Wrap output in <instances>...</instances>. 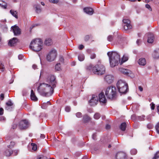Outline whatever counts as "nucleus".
Segmentation results:
<instances>
[{
    "label": "nucleus",
    "instance_id": "6ab92c4d",
    "mask_svg": "<svg viewBox=\"0 0 159 159\" xmlns=\"http://www.w3.org/2000/svg\"><path fill=\"white\" fill-rule=\"evenodd\" d=\"M152 56L155 59L159 58V49H157L154 51L152 54Z\"/></svg>",
    "mask_w": 159,
    "mask_h": 159
},
{
    "label": "nucleus",
    "instance_id": "423d86ee",
    "mask_svg": "<svg viewBox=\"0 0 159 159\" xmlns=\"http://www.w3.org/2000/svg\"><path fill=\"white\" fill-rule=\"evenodd\" d=\"M57 56L56 51L54 49H52L50 51L46 57V59L48 61L51 62L54 60Z\"/></svg>",
    "mask_w": 159,
    "mask_h": 159
},
{
    "label": "nucleus",
    "instance_id": "338daca9",
    "mask_svg": "<svg viewBox=\"0 0 159 159\" xmlns=\"http://www.w3.org/2000/svg\"><path fill=\"white\" fill-rule=\"evenodd\" d=\"M147 119L148 121H150L151 119L150 116H147Z\"/></svg>",
    "mask_w": 159,
    "mask_h": 159
},
{
    "label": "nucleus",
    "instance_id": "49530a36",
    "mask_svg": "<svg viewBox=\"0 0 159 159\" xmlns=\"http://www.w3.org/2000/svg\"><path fill=\"white\" fill-rule=\"evenodd\" d=\"M84 59V56L83 54H80V61H83Z\"/></svg>",
    "mask_w": 159,
    "mask_h": 159
},
{
    "label": "nucleus",
    "instance_id": "ea45409f",
    "mask_svg": "<svg viewBox=\"0 0 159 159\" xmlns=\"http://www.w3.org/2000/svg\"><path fill=\"white\" fill-rule=\"evenodd\" d=\"M15 143L13 141H11L10 143V144L8 146V147L9 148H12L15 145Z\"/></svg>",
    "mask_w": 159,
    "mask_h": 159
},
{
    "label": "nucleus",
    "instance_id": "0eeeda50",
    "mask_svg": "<svg viewBox=\"0 0 159 159\" xmlns=\"http://www.w3.org/2000/svg\"><path fill=\"white\" fill-rule=\"evenodd\" d=\"M119 71L123 74L132 78L134 76V75L132 71L120 67L119 69Z\"/></svg>",
    "mask_w": 159,
    "mask_h": 159
},
{
    "label": "nucleus",
    "instance_id": "ddd939ff",
    "mask_svg": "<svg viewBox=\"0 0 159 159\" xmlns=\"http://www.w3.org/2000/svg\"><path fill=\"white\" fill-rule=\"evenodd\" d=\"M11 28L15 35H18L20 34V29L18 26L14 25L12 26Z\"/></svg>",
    "mask_w": 159,
    "mask_h": 159
},
{
    "label": "nucleus",
    "instance_id": "680f3d73",
    "mask_svg": "<svg viewBox=\"0 0 159 159\" xmlns=\"http://www.w3.org/2000/svg\"><path fill=\"white\" fill-rule=\"evenodd\" d=\"M5 120V118L4 116L0 117V121L4 120Z\"/></svg>",
    "mask_w": 159,
    "mask_h": 159
},
{
    "label": "nucleus",
    "instance_id": "f03ea898",
    "mask_svg": "<svg viewBox=\"0 0 159 159\" xmlns=\"http://www.w3.org/2000/svg\"><path fill=\"white\" fill-rule=\"evenodd\" d=\"M107 55L109 57L110 66L113 67L118 65L120 60L119 54L115 52H109Z\"/></svg>",
    "mask_w": 159,
    "mask_h": 159
},
{
    "label": "nucleus",
    "instance_id": "e2e57ef3",
    "mask_svg": "<svg viewBox=\"0 0 159 159\" xmlns=\"http://www.w3.org/2000/svg\"><path fill=\"white\" fill-rule=\"evenodd\" d=\"M139 89L141 92L143 91V88L141 86H139Z\"/></svg>",
    "mask_w": 159,
    "mask_h": 159
},
{
    "label": "nucleus",
    "instance_id": "de8ad7c7",
    "mask_svg": "<svg viewBox=\"0 0 159 159\" xmlns=\"http://www.w3.org/2000/svg\"><path fill=\"white\" fill-rule=\"evenodd\" d=\"M65 110L66 112H69L70 111V107H69L66 106L65 108Z\"/></svg>",
    "mask_w": 159,
    "mask_h": 159
},
{
    "label": "nucleus",
    "instance_id": "c85d7f7f",
    "mask_svg": "<svg viewBox=\"0 0 159 159\" xmlns=\"http://www.w3.org/2000/svg\"><path fill=\"white\" fill-rule=\"evenodd\" d=\"M12 152L10 149H7L5 152L4 154L7 156H9L12 154Z\"/></svg>",
    "mask_w": 159,
    "mask_h": 159
},
{
    "label": "nucleus",
    "instance_id": "09e8293b",
    "mask_svg": "<svg viewBox=\"0 0 159 159\" xmlns=\"http://www.w3.org/2000/svg\"><path fill=\"white\" fill-rule=\"evenodd\" d=\"M50 2L53 3H57L58 2V0H49Z\"/></svg>",
    "mask_w": 159,
    "mask_h": 159
},
{
    "label": "nucleus",
    "instance_id": "7c9ffc66",
    "mask_svg": "<svg viewBox=\"0 0 159 159\" xmlns=\"http://www.w3.org/2000/svg\"><path fill=\"white\" fill-rule=\"evenodd\" d=\"M105 80H113L114 77L111 75H107L105 78Z\"/></svg>",
    "mask_w": 159,
    "mask_h": 159
},
{
    "label": "nucleus",
    "instance_id": "20e7f679",
    "mask_svg": "<svg viewBox=\"0 0 159 159\" xmlns=\"http://www.w3.org/2000/svg\"><path fill=\"white\" fill-rule=\"evenodd\" d=\"M116 89L113 86L107 87L105 91V94L108 99L111 100H115L117 97Z\"/></svg>",
    "mask_w": 159,
    "mask_h": 159
},
{
    "label": "nucleus",
    "instance_id": "f704fd0d",
    "mask_svg": "<svg viewBox=\"0 0 159 159\" xmlns=\"http://www.w3.org/2000/svg\"><path fill=\"white\" fill-rule=\"evenodd\" d=\"M31 146L32 147V149L34 151H35L36 150L37 148V146L34 143H31Z\"/></svg>",
    "mask_w": 159,
    "mask_h": 159
},
{
    "label": "nucleus",
    "instance_id": "2eb2a0df",
    "mask_svg": "<svg viewBox=\"0 0 159 159\" xmlns=\"http://www.w3.org/2000/svg\"><path fill=\"white\" fill-rule=\"evenodd\" d=\"M127 85H128L127 83L123 80H118L116 84L118 89L120 88L125 86Z\"/></svg>",
    "mask_w": 159,
    "mask_h": 159
},
{
    "label": "nucleus",
    "instance_id": "bf43d9fd",
    "mask_svg": "<svg viewBox=\"0 0 159 159\" xmlns=\"http://www.w3.org/2000/svg\"><path fill=\"white\" fill-rule=\"evenodd\" d=\"M110 126L109 125H107L106 126V128L107 129H109L110 128Z\"/></svg>",
    "mask_w": 159,
    "mask_h": 159
},
{
    "label": "nucleus",
    "instance_id": "603ef678",
    "mask_svg": "<svg viewBox=\"0 0 159 159\" xmlns=\"http://www.w3.org/2000/svg\"><path fill=\"white\" fill-rule=\"evenodd\" d=\"M0 6L4 9H6L7 6V5L6 4L5 5H2L0 4Z\"/></svg>",
    "mask_w": 159,
    "mask_h": 159
},
{
    "label": "nucleus",
    "instance_id": "b1692460",
    "mask_svg": "<svg viewBox=\"0 0 159 159\" xmlns=\"http://www.w3.org/2000/svg\"><path fill=\"white\" fill-rule=\"evenodd\" d=\"M44 44L48 46L51 45L52 44V41L50 38H47L44 42Z\"/></svg>",
    "mask_w": 159,
    "mask_h": 159
},
{
    "label": "nucleus",
    "instance_id": "a19ab883",
    "mask_svg": "<svg viewBox=\"0 0 159 159\" xmlns=\"http://www.w3.org/2000/svg\"><path fill=\"white\" fill-rule=\"evenodd\" d=\"M0 70H1V71H3L4 70V65L2 63L0 64Z\"/></svg>",
    "mask_w": 159,
    "mask_h": 159
},
{
    "label": "nucleus",
    "instance_id": "4c0bfd02",
    "mask_svg": "<svg viewBox=\"0 0 159 159\" xmlns=\"http://www.w3.org/2000/svg\"><path fill=\"white\" fill-rule=\"evenodd\" d=\"M137 152V151L135 149H132L130 151L132 155H135L136 154Z\"/></svg>",
    "mask_w": 159,
    "mask_h": 159
},
{
    "label": "nucleus",
    "instance_id": "c756f323",
    "mask_svg": "<svg viewBox=\"0 0 159 159\" xmlns=\"http://www.w3.org/2000/svg\"><path fill=\"white\" fill-rule=\"evenodd\" d=\"M55 69L56 70L58 71H60L61 70L60 63H58L56 65Z\"/></svg>",
    "mask_w": 159,
    "mask_h": 159
},
{
    "label": "nucleus",
    "instance_id": "5fc2aeb1",
    "mask_svg": "<svg viewBox=\"0 0 159 159\" xmlns=\"http://www.w3.org/2000/svg\"><path fill=\"white\" fill-rule=\"evenodd\" d=\"M96 55L94 54H92L90 56V58L92 59H93L95 58L96 57Z\"/></svg>",
    "mask_w": 159,
    "mask_h": 159
},
{
    "label": "nucleus",
    "instance_id": "dca6fc26",
    "mask_svg": "<svg viewBox=\"0 0 159 159\" xmlns=\"http://www.w3.org/2000/svg\"><path fill=\"white\" fill-rule=\"evenodd\" d=\"M118 89L120 93L125 94L129 91L128 85H127Z\"/></svg>",
    "mask_w": 159,
    "mask_h": 159
},
{
    "label": "nucleus",
    "instance_id": "0e129e2a",
    "mask_svg": "<svg viewBox=\"0 0 159 159\" xmlns=\"http://www.w3.org/2000/svg\"><path fill=\"white\" fill-rule=\"evenodd\" d=\"M96 135L95 134H93V139H96Z\"/></svg>",
    "mask_w": 159,
    "mask_h": 159
},
{
    "label": "nucleus",
    "instance_id": "e433bc0d",
    "mask_svg": "<svg viewBox=\"0 0 159 159\" xmlns=\"http://www.w3.org/2000/svg\"><path fill=\"white\" fill-rule=\"evenodd\" d=\"M153 159H159V151L157 152L155 155Z\"/></svg>",
    "mask_w": 159,
    "mask_h": 159
},
{
    "label": "nucleus",
    "instance_id": "1a4fd4ad",
    "mask_svg": "<svg viewBox=\"0 0 159 159\" xmlns=\"http://www.w3.org/2000/svg\"><path fill=\"white\" fill-rule=\"evenodd\" d=\"M123 22L124 23V27L125 30H127L131 29L132 26L130 25V21L128 19H123Z\"/></svg>",
    "mask_w": 159,
    "mask_h": 159
},
{
    "label": "nucleus",
    "instance_id": "6e6d98bb",
    "mask_svg": "<svg viewBox=\"0 0 159 159\" xmlns=\"http://www.w3.org/2000/svg\"><path fill=\"white\" fill-rule=\"evenodd\" d=\"M37 159H47V158L45 157L42 156L38 157Z\"/></svg>",
    "mask_w": 159,
    "mask_h": 159
},
{
    "label": "nucleus",
    "instance_id": "a18cd8bd",
    "mask_svg": "<svg viewBox=\"0 0 159 159\" xmlns=\"http://www.w3.org/2000/svg\"><path fill=\"white\" fill-rule=\"evenodd\" d=\"M145 7L146 8L148 9L150 11H152V9L151 8L150 6L148 4H147L145 5Z\"/></svg>",
    "mask_w": 159,
    "mask_h": 159
},
{
    "label": "nucleus",
    "instance_id": "3c124183",
    "mask_svg": "<svg viewBox=\"0 0 159 159\" xmlns=\"http://www.w3.org/2000/svg\"><path fill=\"white\" fill-rule=\"evenodd\" d=\"M56 78L54 75H50V80H56Z\"/></svg>",
    "mask_w": 159,
    "mask_h": 159
},
{
    "label": "nucleus",
    "instance_id": "72a5a7b5",
    "mask_svg": "<svg viewBox=\"0 0 159 159\" xmlns=\"http://www.w3.org/2000/svg\"><path fill=\"white\" fill-rule=\"evenodd\" d=\"M145 117V116L144 115H143L140 116H139L138 117V119L140 121L144 120Z\"/></svg>",
    "mask_w": 159,
    "mask_h": 159
},
{
    "label": "nucleus",
    "instance_id": "bb28decb",
    "mask_svg": "<svg viewBox=\"0 0 159 159\" xmlns=\"http://www.w3.org/2000/svg\"><path fill=\"white\" fill-rule=\"evenodd\" d=\"M90 120V118L87 115H84L83 118V121L85 123L89 122Z\"/></svg>",
    "mask_w": 159,
    "mask_h": 159
},
{
    "label": "nucleus",
    "instance_id": "7ed1b4c3",
    "mask_svg": "<svg viewBox=\"0 0 159 159\" xmlns=\"http://www.w3.org/2000/svg\"><path fill=\"white\" fill-rule=\"evenodd\" d=\"M43 45L42 39L39 38H36L31 41L30 48L35 52H39L42 49Z\"/></svg>",
    "mask_w": 159,
    "mask_h": 159
},
{
    "label": "nucleus",
    "instance_id": "f257e3e1",
    "mask_svg": "<svg viewBox=\"0 0 159 159\" xmlns=\"http://www.w3.org/2000/svg\"><path fill=\"white\" fill-rule=\"evenodd\" d=\"M49 84L41 83L37 90L40 94L43 96H51L53 92V89L56 87L55 80H50Z\"/></svg>",
    "mask_w": 159,
    "mask_h": 159
},
{
    "label": "nucleus",
    "instance_id": "864d4df0",
    "mask_svg": "<svg viewBox=\"0 0 159 159\" xmlns=\"http://www.w3.org/2000/svg\"><path fill=\"white\" fill-rule=\"evenodd\" d=\"M4 110L2 108H0V115H2L3 114Z\"/></svg>",
    "mask_w": 159,
    "mask_h": 159
},
{
    "label": "nucleus",
    "instance_id": "79ce46f5",
    "mask_svg": "<svg viewBox=\"0 0 159 159\" xmlns=\"http://www.w3.org/2000/svg\"><path fill=\"white\" fill-rule=\"evenodd\" d=\"M147 127L149 129H151L153 127V125L151 123L148 124L147 125Z\"/></svg>",
    "mask_w": 159,
    "mask_h": 159
},
{
    "label": "nucleus",
    "instance_id": "cd10ccee",
    "mask_svg": "<svg viewBox=\"0 0 159 159\" xmlns=\"http://www.w3.org/2000/svg\"><path fill=\"white\" fill-rule=\"evenodd\" d=\"M128 56L127 54H124L122 58V61L120 63V65H121L123 63L125 62L128 60Z\"/></svg>",
    "mask_w": 159,
    "mask_h": 159
},
{
    "label": "nucleus",
    "instance_id": "8fccbe9b",
    "mask_svg": "<svg viewBox=\"0 0 159 159\" xmlns=\"http://www.w3.org/2000/svg\"><path fill=\"white\" fill-rule=\"evenodd\" d=\"M150 105L151 106V109L153 110L155 108V104L153 102H152L151 103Z\"/></svg>",
    "mask_w": 159,
    "mask_h": 159
},
{
    "label": "nucleus",
    "instance_id": "9b49d317",
    "mask_svg": "<svg viewBox=\"0 0 159 159\" xmlns=\"http://www.w3.org/2000/svg\"><path fill=\"white\" fill-rule=\"evenodd\" d=\"M28 122L26 120L21 121L19 124V128L21 129H26L28 127Z\"/></svg>",
    "mask_w": 159,
    "mask_h": 159
},
{
    "label": "nucleus",
    "instance_id": "c03bdc74",
    "mask_svg": "<svg viewBox=\"0 0 159 159\" xmlns=\"http://www.w3.org/2000/svg\"><path fill=\"white\" fill-rule=\"evenodd\" d=\"M90 38V36L89 35H86L84 38V40L85 41H88Z\"/></svg>",
    "mask_w": 159,
    "mask_h": 159
},
{
    "label": "nucleus",
    "instance_id": "9d476101",
    "mask_svg": "<svg viewBox=\"0 0 159 159\" xmlns=\"http://www.w3.org/2000/svg\"><path fill=\"white\" fill-rule=\"evenodd\" d=\"M116 159H127L126 154L123 152H119L116 155Z\"/></svg>",
    "mask_w": 159,
    "mask_h": 159
},
{
    "label": "nucleus",
    "instance_id": "6e6552de",
    "mask_svg": "<svg viewBox=\"0 0 159 159\" xmlns=\"http://www.w3.org/2000/svg\"><path fill=\"white\" fill-rule=\"evenodd\" d=\"M98 101V98L96 95H92L91 99L89 101V103L91 106H94L97 104Z\"/></svg>",
    "mask_w": 159,
    "mask_h": 159
},
{
    "label": "nucleus",
    "instance_id": "aec40b11",
    "mask_svg": "<svg viewBox=\"0 0 159 159\" xmlns=\"http://www.w3.org/2000/svg\"><path fill=\"white\" fill-rule=\"evenodd\" d=\"M17 41L18 40L16 38H13L12 39L10 40L8 43V45L11 46H14Z\"/></svg>",
    "mask_w": 159,
    "mask_h": 159
},
{
    "label": "nucleus",
    "instance_id": "393cba45",
    "mask_svg": "<svg viewBox=\"0 0 159 159\" xmlns=\"http://www.w3.org/2000/svg\"><path fill=\"white\" fill-rule=\"evenodd\" d=\"M119 128L122 131H125L126 128V123L123 122L121 123L120 126Z\"/></svg>",
    "mask_w": 159,
    "mask_h": 159
},
{
    "label": "nucleus",
    "instance_id": "39448f33",
    "mask_svg": "<svg viewBox=\"0 0 159 159\" xmlns=\"http://www.w3.org/2000/svg\"><path fill=\"white\" fill-rule=\"evenodd\" d=\"M93 73L96 75H101L104 74L105 72V68L102 64L95 65L93 68Z\"/></svg>",
    "mask_w": 159,
    "mask_h": 159
},
{
    "label": "nucleus",
    "instance_id": "13d9d810",
    "mask_svg": "<svg viewBox=\"0 0 159 159\" xmlns=\"http://www.w3.org/2000/svg\"><path fill=\"white\" fill-rule=\"evenodd\" d=\"M136 43L138 45H139L141 43V41L140 39H138L136 41Z\"/></svg>",
    "mask_w": 159,
    "mask_h": 159
},
{
    "label": "nucleus",
    "instance_id": "2f4dec72",
    "mask_svg": "<svg viewBox=\"0 0 159 159\" xmlns=\"http://www.w3.org/2000/svg\"><path fill=\"white\" fill-rule=\"evenodd\" d=\"M64 59L62 56H60L59 57V63H63L64 62Z\"/></svg>",
    "mask_w": 159,
    "mask_h": 159
},
{
    "label": "nucleus",
    "instance_id": "a878e982",
    "mask_svg": "<svg viewBox=\"0 0 159 159\" xmlns=\"http://www.w3.org/2000/svg\"><path fill=\"white\" fill-rule=\"evenodd\" d=\"M10 13L16 19L18 18V16L17 15V12L16 11H14L13 10H11L10 11Z\"/></svg>",
    "mask_w": 159,
    "mask_h": 159
},
{
    "label": "nucleus",
    "instance_id": "412c9836",
    "mask_svg": "<svg viewBox=\"0 0 159 159\" xmlns=\"http://www.w3.org/2000/svg\"><path fill=\"white\" fill-rule=\"evenodd\" d=\"M34 7L35 9L36 13H39L41 12L42 9L40 5L35 4L34 5Z\"/></svg>",
    "mask_w": 159,
    "mask_h": 159
},
{
    "label": "nucleus",
    "instance_id": "4468645a",
    "mask_svg": "<svg viewBox=\"0 0 159 159\" xmlns=\"http://www.w3.org/2000/svg\"><path fill=\"white\" fill-rule=\"evenodd\" d=\"M83 11L84 12L90 15H93L94 12L93 9L89 7H87L84 8Z\"/></svg>",
    "mask_w": 159,
    "mask_h": 159
},
{
    "label": "nucleus",
    "instance_id": "58836bf2",
    "mask_svg": "<svg viewBox=\"0 0 159 159\" xmlns=\"http://www.w3.org/2000/svg\"><path fill=\"white\" fill-rule=\"evenodd\" d=\"M113 36L112 35H109L107 37V40L109 41H112L113 40Z\"/></svg>",
    "mask_w": 159,
    "mask_h": 159
},
{
    "label": "nucleus",
    "instance_id": "4d7b16f0",
    "mask_svg": "<svg viewBox=\"0 0 159 159\" xmlns=\"http://www.w3.org/2000/svg\"><path fill=\"white\" fill-rule=\"evenodd\" d=\"M24 57V56L22 55H20L18 56V57L19 59L21 60Z\"/></svg>",
    "mask_w": 159,
    "mask_h": 159
},
{
    "label": "nucleus",
    "instance_id": "37998d69",
    "mask_svg": "<svg viewBox=\"0 0 159 159\" xmlns=\"http://www.w3.org/2000/svg\"><path fill=\"white\" fill-rule=\"evenodd\" d=\"M4 98V94L3 93H1L0 94V100H3Z\"/></svg>",
    "mask_w": 159,
    "mask_h": 159
},
{
    "label": "nucleus",
    "instance_id": "f8f14e48",
    "mask_svg": "<svg viewBox=\"0 0 159 159\" xmlns=\"http://www.w3.org/2000/svg\"><path fill=\"white\" fill-rule=\"evenodd\" d=\"M98 100L101 103L103 104L106 103L107 100L103 92H101L99 94Z\"/></svg>",
    "mask_w": 159,
    "mask_h": 159
},
{
    "label": "nucleus",
    "instance_id": "5701e85b",
    "mask_svg": "<svg viewBox=\"0 0 159 159\" xmlns=\"http://www.w3.org/2000/svg\"><path fill=\"white\" fill-rule=\"evenodd\" d=\"M30 97L31 99L34 101H36L38 100V98L35 95V94L33 90H31V91Z\"/></svg>",
    "mask_w": 159,
    "mask_h": 159
},
{
    "label": "nucleus",
    "instance_id": "69168bd1",
    "mask_svg": "<svg viewBox=\"0 0 159 159\" xmlns=\"http://www.w3.org/2000/svg\"><path fill=\"white\" fill-rule=\"evenodd\" d=\"M75 65V61H72L71 63V65L72 66H74Z\"/></svg>",
    "mask_w": 159,
    "mask_h": 159
},
{
    "label": "nucleus",
    "instance_id": "774afa93",
    "mask_svg": "<svg viewBox=\"0 0 159 159\" xmlns=\"http://www.w3.org/2000/svg\"><path fill=\"white\" fill-rule=\"evenodd\" d=\"M84 48V46L82 44H80V50H82Z\"/></svg>",
    "mask_w": 159,
    "mask_h": 159
},
{
    "label": "nucleus",
    "instance_id": "473e14b6",
    "mask_svg": "<svg viewBox=\"0 0 159 159\" xmlns=\"http://www.w3.org/2000/svg\"><path fill=\"white\" fill-rule=\"evenodd\" d=\"M100 114L98 113H95L94 116V117L96 119H99L100 117Z\"/></svg>",
    "mask_w": 159,
    "mask_h": 159
},
{
    "label": "nucleus",
    "instance_id": "c9c22d12",
    "mask_svg": "<svg viewBox=\"0 0 159 159\" xmlns=\"http://www.w3.org/2000/svg\"><path fill=\"white\" fill-rule=\"evenodd\" d=\"M155 128L157 133L159 134V122L156 125Z\"/></svg>",
    "mask_w": 159,
    "mask_h": 159
},
{
    "label": "nucleus",
    "instance_id": "052dcab7",
    "mask_svg": "<svg viewBox=\"0 0 159 159\" xmlns=\"http://www.w3.org/2000/svg\"><path fill=\"white\" fill-rule=\"evenodd\" d=\"M32 68L33 69L35 70L37 68V66L35 64H34L32 66Z\"/></svg>",
    "mask_w": 159,
    "mask_h": 159
},
{
    "label": "nucleus",
    "instance_id": "a211bd4d",
    "mask_svg": "<svg viewBox=\"0 0 159 159\" xmlns=\"http://www.w3.org/2000/svg\"><path fill=\"white\" fill-rule=\"evenodd\" d=\"M154 39V36L152 34H148V39L147 42L148 43H152L153 42Z\"/></svg>",
    "mask_w": 159,
    "mask_h": 159
},
{
    "label": "nucleus",
    "instance_id": "f3484780",
    "mask_svg": "<svg viewBox=\"0 0 159 159\" xmlns=\"http://www.w3.org/2000/svg\"><path fill=\"white\" fill-rule=\"evenodd\" d=\"M5 109L7 110H11L12 108L13 103L11 101H8L6 103Z\"/></svg>",
    "mask_w": 159,
    "mask_h": 159
},
{
    "label": "nucleus",
    "instance_id": "4be33fe9",
    "mask_svg": "<svg viewBox=\"0 0 159 159\" xmlns=\"http://www.w3.org/2000/svg\"><path fill=\"white\" fill-rule=\"evenodd\" d=\"M138 62L140 65L144 66L146 64V61L144 58H141L139 59Z\"/></svg>",
    "mask_w": 159,
    "mask_h": 159
}]
</instances>
